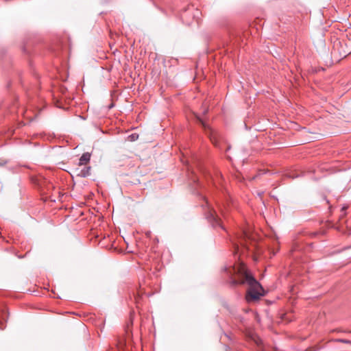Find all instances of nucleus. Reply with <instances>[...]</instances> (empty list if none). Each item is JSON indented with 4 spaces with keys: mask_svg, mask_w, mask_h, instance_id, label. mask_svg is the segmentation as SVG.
Listing matches in <instances>:
<instances>
[{
    "mask_svg": "<svg viewBox=\"0 0 351 351\" xmlns=\"http://www.w3.org/2000/svg\"><path fill=\"white\" fill-rule=\"evenodd\" d=\"M225 271L232 285L247 284L249 286L245 295V300L248 303L258 301L264 295L262 286L243 263L225 267Z\"/></svg>",
    "mask_w": 351,
    "mask_h": 351,
    "instance_id": "1",
    "label": "nucleus"
},
{
    "mask_svg": "<svg viewBox=\"0 0 351 351\" xmlns=\"http://www.w3.org/2000/svg\"><path fill=\"white\" fill-rule=\"evenodd\" d=\"M74 173L76 176L85 178L90 174V167H84L80 169V167L76 168L74 170Z\"/></svg>",
    "mask_w": 351,
    "mask_h": 351,
    "instance_id": "3",
    "label": "nucleus"
},
{
    "mask_svg": "<svg viewBox=\"0 0 351 351\" xmlns=\"http://www.w3.org/2000/svg\"><path fill=\"white\" fill-rule=\"evenodd\" d=\"M90 160V154L88 152L84 153L80 157L78 162L80 167L86 165Z\"/></svg>",
    "mask_w": 351,
    "mask_h": 351,
    "instance_id": "4",
    "label": "nucleus"
},
{
    "mask_svg": "<svg viewBox=\"0 0 351 351\" xmlns=\"http://www.w3.org/2000/svg\"><path fill=\"white\" fill-rule=\"evenodd\" d=\"M206 218L210 222L213 227H220L223 229V227L221 226L220 219L216 215L215 211L214 210H210L206 214Z\"/></svg>",
    "mask_w": 351,
    "mask_h": 351,
    "instance_id": "2",
    "label": "nucleus"
},
{
    "mask_svg": "<svg viewBox=\"0 0 351 351\" xmlns=\"http://www.w3.org/2000/svg\"><path fill=\"white\" fill-rule=\"evenodd\" d=\"M5 313L4 312H1L0 313V315H4ZM6 322V317H0V328L1 329H3L5 328V326H4V322Z\"/></svg>",
    "mask_w": 351,
    "mask_h": 351,
    "instance_id": "5",
    "label": "nucleus"
},
{
    "mask_svg": "<svg viewBox=\"0 0 351 351\" xmlns=\"http://www.w3.org/2000/svg\"><path fill=\"white\" fill-rule=\"evenodd\" d=\"M336 341H339V342H342V343H350V344H351V341L347 340V339H337Z\"/></svg>",
    "mask_w": 351,
    "mask_h": 351,
    "instance_id": "7",
    "label": "nucleus"
},
{
    "mask_svg": "<svg viewBox=\"0 0 351 351\" xmlns=\"http://www.w3.org/2000/svg\"><path fill=\"white\" fill-rule=\"evenodd\" d=\"M137 137H138V136H136L135 134H132L130 136V138H131L132 141H135L137 138Z\"/></svg>",
    "mask_w": 351,
    "mask_h": 351,
    "instance_id": "8",
    "label": "nucleus"
},
{
    "mask_svg": "<svg viewBox=\"0 0 351 351\" xmlns=\"http://www.w3.org/2000/svg\"><path fill=\"white\" fill-rule=\"evenodd\" d=\"M254 341H255L256 344L258 346H262V344H263L262 340L261 339H259L258 337H257L256 339H255Z\"/></svg>",
    "mask_w": 351,
    "mask_h": 351,
    "instance_id": "6",
    "label": "nucleus"
},
{
    "mask_svg": "<svg viewBox=\"0 0 351 351\" xmlns=\"http://www.w3.org/2000/svg\"><path fill=\"white\" fill-rule=\"evenodd\" d=\"M199 121L202 123V125L205 128V127H206V125H205V123L202 121V120L199 119Z\"/></svg>",
    "mask_w": 351,
    "mask_h": 351,
    "instance_id": "9",
    "label": "nucleus"
}]
</instances>
